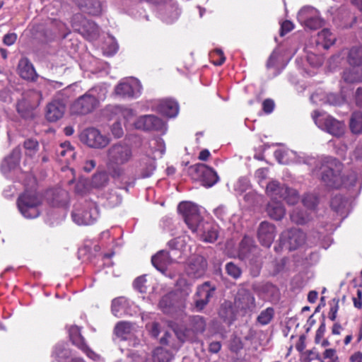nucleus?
Wrapping results in <instances>:
<instances>
[{
  "mask_svg": "<svg viewBox=\"0 0 362 362\" xmlns=\"http://www.w3.org/2000/svg\"><path fill=\"white\" fill-rule=\"evenodd\" d=\"M177 209L182 214L185 223L193 233H197L206 223L197 204L190 202H183L180 203Z\"/></svg>",
  "mask_w": 362,
  "mask_h": 362,
  "instance_id": "obj_4",
  "label": "nucleus"
},
{
  "mask_svg": "<svg viewBox=\"0 0 362 362\" xmlns=\"http://www.w3.org/2000/svg\"><path fill=\"white\" fill-rule=\"evenodd\" d=\"M96 166V163L94 160H86L83 166V169L86 173H90Z\"/></svg>",
  "mask_w": 362,
  "mask_h": 362,
  "instance_id": "obj_64",
  "label": "nucleus"
},
{
  "mask_svg": "<svg viewBox=\"0 0 362 362\" xmlns=\"http://www.w3.org/2000/svg\"><path fill=\"white\" fill-rule=\"evenodd\" d=\"M318 37L320 39L325 40V44L324 47L325 48H328L330 45H333L336 40L335 37L328 29H323L320 33H319Z\"/></svg>",
  "mask_w": 362,
  "mask_h": 362,
  "instance_id": "obj_48",
  "label": "nucleus"
},
{
  "mask_svg": "<svg viewBox=\"0 0 362 362\" xmlns=\"http://www.w3.org/2000/svg\"><path fill=\"white\" fill-rule=\"evenodd\" d=\"M317 12L318 11L312 6H304L298 13V21L303 25L309 19L313 18Z\"/></svg>",
  "mask_w": 362,
  "mask_h": 362,
  "instance_id": "obj_39",
  "label": "nucleus"
},
{
  "mask_svg": "<svg viewBox=\"0 0 362 362\" xmlns=\"http://www.w3.org/2000/svg\"><path fill=\"white\" fill-rule=\"evenodd\" d=\"M78 33L86 36L88 40H92L98 36L99 28L94 22L87 20Z\"/></svg>",
  "mask_w": 362,
  "mask_h": 362,
  "instance_id": "obj_31",
  "label": "nucleus"
},
{
  "mask_svg": "<svg viewBox=\"0 0 362 362\" xmlns=\"http://www.w3.org/2000/svg\"><path fill=\"white\" fill-rule=\"evenodd\" d=\"M118 50V45L114 39H111L108 48L105 49V52L107 55H113Z\"/></svg>",
  "mask_w": 362,
  "mask_h": 362,
  "instance_id": "obj_59",
  "label": "nucleus"
},
{
  "mask_svg": "<svg viewBox=\"0 0 362 362\" xmlns=\"http://www.w3.org/2000/svg\"><path fill=\"white\" fill-rule=\"evenodd\" d=\"M348 62L352 66H359L362 65V46L352 47L349 53Z\"/></svg>",
  "mask_w": 362,
  "mask_h": 362,
  "instance_id": "obj_35",
  "label": "nucleus"
},
{
  "mask_svg": "<svg viewBox=\"0 0 362 362\" xmlns=\"http://www.w3.org/2000/svg\"><path fill=\"white\" fill-rule=\"evenodd\" d=\"M106 88L98 86L89 89L83 95L78 97L71 105V112L76 115H87L95 110L100 100L105 98Z\"/></svg>",
  "mask_w": 362,
  "mask_h": 362,
  "instance_id": "obj_3",
  "label": "nucleus"
},
{
  "mask_svg": "<svg viewBox=\"0 0 362 362\" xmlns=\"http://www.w3.org/2000/svg\"><path fill=\"white\" fill-rule=\"evenodd\" d=\"M21 158V148L16 146L6 156L1 164V171L3 174L7 175L15 170L19 165Z\"/></svg>",
  "mask_w": 362,
  "mask_h": 362,
  "instance_id": "obj_19",
  "label": "nucleus"
},
{
  "mask_svg": "<svg viewBox=\"0 0 362 362\" xmlns=\"http://www.w3.org/2000/svg\"><path fill=\"white\" fill-rule=\"evenodd\" d=\"M17 39V35L14 33H7L4 36L3 42L7 46H11L15 43Z\"/></svg>",
  "mask_w": 362,
  "mask_h": 362,
  "instance_id": "obj_57",
  "label": "nucleus"
},
{
  "mask_svg": "<svg viewBox=\"0 0 362 362\" xmlns=\"http://www.w3.org/2000/svg\"><path fill=\"white\" fill-rule=\"evenodd\" d=\"M18 72L21 78L28 81H34L37 75L33 64L27 58L20 59L18 65Z\"/></svg>",
  "mask_w": 362,
  "mask_h": 362,
  "instance_id": "obj_22",
  "label": "nucleus"
},
{
  "mask_svg": "<svg viewBox=\"0 0 362 362\" xmlns=\"http://www.w3.org/2000/svg\"><path fill=\"white\" fill-rule=\"evenodd\" d=\"M276 235V229L274 224L267 221H262L258 228L257 237L260 243L269 247Z\"/></svg>",
  "mask_w": 362,
  "mask_h": 362,
  "instance_id": "obj_18",
  "label": "nucleus"
},
{
  "mask_svg": "<svg viewBox=\"0 0 362 362\" xmlns=\"http://www.w3.org/2000/svg\"><path fill=\"white\" fill-rule=\"evenodd\" d=\"M117 108L119 110L124 119L127 121L131 120L134 117V112L133 110L130 108L123 107H118Z\"/></svg>",
  "mask_w": 362,
  "mask_h": 362,
  "instance_id": "obj_54",
  "label": "nucleus"
},
{
  "mask_svg": "<svg viewBox=\"0 0 362 362\" xmlns=\"http://www.w3.org/2000/svg\"><path fill=\"white\" fill-rule=\"evenodd\" d=\"M151 262L158 271L164 273L168 266L173 262V259L168 252L161 250L152 257Z\"/></svg>",
  "mask_w": 362,
  "mask_h": 362,
  "instance_id": "obj_23",
  "label": "nucleus"
},
{
  "mask_svg": "<svg viewBox=\"0 0 362 362\" xmlns=\"http://www.w3.org/2000/svg\"><path fill=\"white\" fill-rule=\"evenodd\" d=\"M274 310L272 308L269 307L260 313V314L258 315L257 318V321L261 325H267L272 321V320L274 317Z\"/></svg>",
  "mask_w": 362,
  "mask_h": 362,
  "instance_id": "obj_41",
  "label": "nucleus"
},
{
  "mask_svg": "<svg viewBox=\"0 0 362 362\" xmlns=\"http://www.w3.org/2000/svg\"><path fill=\"white\" fill-rule=\"evenodd\" d=\"M325 358L329 359L328 362H339L337 351L334 349H327L323 353Z\"/></svg>",
  "mask_w": 362,
  "mask_h": 362,
  "instance_id": "obj_52",
  "label": "nucleus"
},
{
  "mask_svg": "<svg viewBox=\"0 0 362 362\" xmlns=\"http://www.w3.org/2000/svg\"><path fill=\"white\" fill-rule=\"evenodd\" d=\"M132 158L133 152L130 146L121 142L111 146L107 151V166L112 177H122L125 173L122 166L129 163Z\"/></svg>",
  "mask_w": 362,
  "mask_h": 362,
  "instance_id": "obj_1",
  "label": "nucleus"
},
{
  "mask_svg": "<svg viewBox=\"0 0 362 362\" xmlns=\"http://www.w3.org/2000/svg\"><path fill=\"white\" fill-rule=\"evenodd\" d=\"M357 296L353 297L352 300L355 308L358 309L362 308V291L360 289L357 290Z\"/></svg>",
  "mask_w": 362,
  "mask_h": 362,
  "instance_id": "obj_60",
  "label": "nucleus"
},
{
  "mask_svg": "<svg viewBox=\"0 0 362 362\" xmlns=\"http://www.w3.org/2000/svg\"><path fill=\"white\" fill-rule=\"evenodd\" d=\"M274 108V103L271 99H266L262 103V110L267 114H270Z\"/></svg>",
  "mask_w": 362,
  "mask_h": 362,
  "instance_id": "obj_55",
  "label": "nucleus"
},
{
  "mask_svg": "<svg viewBox=\"0 0 362 362\" xmlns=\"http://www.w3.org/2000/svg\"><path fill=\"white\" fill-rule=\"evenodd\" d=\"M316 168L321 170V180L327 187L339 188L344 184L343 164L332 157L322 158L315 161Z\"/></svg>",
  "mask_w": 362,
  "mask_h": 362,
  "instance_id": "obj_2",
  "label": "nucleus"
},
{
  "mask_svg": "<svg viewBox=\"0 0 362 362\" xmlns=\"http://www.w3.org/2000/svg\"><path fill=\"white\" fill-rule=\"evenodd\" d=\"M79 138L82 143L91 148H102L109 143V139L95 128H88L83 130Z\"/></svg>",
  "mask_w": 362,
  "mask_h": 362,
  "instance_id": "obj_12",
  "label": "nucleus"
},
{
  "mask_svg": "<svg viewBox=\"0 0 362 362\" xmlns=\"http://www.w3.org/2000/svg\"><path fill=\"white\" fill-rule=\"evenodd\" d=\"M207 267L206 260L202 256H195L189 259L185 268L187 274L194 279L203 276Z\"/></svg>",
  "mask_w": 362,
  "mask_h": 362,
  "instance_id": "obj_15",
  "label": "nucleus"
},
{
  "mask_svg": "<svg viewBox=\"0 0 362 362\" xmlns=\"http://www.w3.org/2000/svg\"><path fill=\"white\" fill-rule=\"evenodd\" d=\"M351 131L356 134L362 133V112L360 111L352 113L350 123Z\"/></svg>",
  "mask_w": 362,
  "mask_h": 362,
  "instance_id": "obj_36",
  "label": "nucleus"
},
{
  "mask_svg": "<svg viewBox=\"0 0 362 362\" xmlns=\"http://www.w3.org/2000/svg\"><path fill=\"white\" fill-rule=\"evenodd\" d=\"M197 233L205 242L213 243L216 241L218 236V226L211 223L206 222Z\"/></svg>",
  "mask_w": 362,
  "mask_h": 362,
  "instance_id": "obj_24",
  "label": "nucleus"
},
{
  "mask_svg": "<svg viewBox=\"0 0 362 362\" xmlns=\"http://www.w3.org/2000/svg\"><path fill=\"white\" fill-rule=\"evenodd\" d=\"M226 270L229 276L235 279H238L242 273L240 269L233 262H228L226 264Z\"/></svg>",
  "mask_w": 362,
  "mask_h": 362,
  "instance_id": "obj_49",
  "label": "nucleus"
},
{
  "mask_svg": "<svg viewBox=\"0 0 362 362\" xmlns=\"http://www.w3.org/2000/svg\"><path fill=\"white\" fill-rule=\"evenodd\" d=\"M71 216L78 225H90L97 220L99 212L95 202H88L83 206H76Z\"/></svg>",
  "mask_w": 362,
  "mask_h": 362,
  "instance_id": "obj_8",
  "label": "nucleus"
},
{
  "mask_svg": "<svg viewBox=\"0 0 362 362\" xmlns=\"http://www.w3.org/2000/svg\"><path fill=\"white\" fill-rule=\"evenodd\" d=\"M57 153L60 157H66V161L69 160V158H73L75 156V153L74 151L73 148L71 146L69 142H64L60 145V146L57 149Z\"/></svg>",
  "mask_w": 362,
  "mask_h": 362,
  "instance_id": "obj_40",
  "label": "nucleus"
},
{
  "mask_svg": "<svg viewBox=\"0 0 362 362\" xmlns=\"http://www.w3.org/2000/svg\"><path fill=\"white\" fill-rule=\"evenodd\" d=\"M66 110L65 105L59 100H53L47 106L46 118L49 122H56L61 119Z\"/></svg>",
  "mask_w": 362,
  "mask_h": 362,
  "instance_id": "obj_21",
  "label": "nucleus"
},
{
  "mask_svg": "<svg viewBox=\"0 0 362 362\" xmlns=\"http://www.w3.org/2000/svg\"><path fill=\"white\" fill-rule=\"evenodd\" d=\"M255 248L256 247L254 240L249 236H244L239 247L238 255L240 258L243 259L247 258L249 255L255 250Z\"/></svg>",
  "mask_w": 362,
  "mask_h": 362,
  "instance_id": "obj_30",
  "label": "nucleus"
},
{
  "mask_svg": "<svg viewBox=\"0 0 362 362\" xmlns=\"http://www.w3.org/2000/svg\"><path fill=\"white\" fill-rule=\"evenodd\" d=\"M214 212L215 216L217 218L223 220V219H224V218L226 215V208L225 206L221 205V206H218L217 208H216L214 209Z\"/></svg>",
  "mask_w": 362,
  "mask_h": 362,
  "instance_id": "obj_61",
  "label": "nucleus"
},
{
  "mask_svg": "<svg viewBox=\"0 0 362 362\" xmlns=\"http://www.w3.org/2000/svg\"><path fill=\"white\" fill-rule=\"evenodd\" d=\"M108 175L105 172L96 173L93 177V185L96 187H102L107 184Z\"/></svg>",
  "mask_w": 362,
  "mask_h": 362,
  "instance_id": "obj_44",
  "label": "nucleus"
},
{
  "mask_svg": "<svg viewBox=\"0 0 362 362\" xmlns=\"http://www.w3.org/2000/svg\"><path fill=\"white\" fill-rule=\"evenodd\" d=\"M347 205L348 201L341 195H336L331 200L332 209L341 216L345 214Z\"/></svg>",
  "mask_w": 362,
  "mask_h": 362,
  "instance_id": "obj_34",
  "label": "nucleus"
},
{
  "mask_svg": "<svg viewBox=\"0 0 362 362\" xmlns=\"http://www.w3.org/2000/svg\"><path fill=\"white\" fill-rule=\"evenodd\" d=\"M87 20L88 19H86L83 14L79 13H76L71 18V25L76 31L78 32L80 30H81Z\"/></svg>",
  "mask_w": 362,
  "mask_h": 362,
  "instance_id": "obj_45",
  "label": "nucleus"
},
{
  "mask_svg": "<svg viewBox=\"0 0 362 362\" xmlns=\"http://www.w3.org/2000/svg\"><path fill=\"white\" fill-rule=\"evenodd\" d=\"M41 198L35 192L25 191L18 199L17 204L22 215L27 218H34L40 215L38 206Z\"/></svg>",
  "mask_w": 362,
  "mask_h": 362,
  "instance_id": "obj_5",
  "label": "nucleus"
},
{
  "mask_svg": "<svg viewBox=\"0 0 362 362\" xmlns=\"http://www.w3.org/2000/svg\"><path fill=\"white\" fill-rule=\"evenodd\" d=\"M303 206L308 209H314L317 204V199L313 194H306L303 199Z\"/></svg>",
  "mask_w": 362,
  "mask_h": 362,
  "instance_id": "obj_50",
  "label": "nucleus"
},
{
  "mask_svg": "<svg viewBox=\"0 0 362 362\" xmlns=\"http://www.w3.org/2000/svg\"><path fill=\"white\" fill-rule=\"evenodd\" d=\"M42 99V93L39 90H28L21 95L16 104V110L23 117H29L33 110L36 108Z\"/></svg>",
  "mask_w": 362,
  "mask_h": 362,
  "instance_id": "obj_6",
  "label": "nucleus"
},
{
  "mask_svg": "<svg viewBox=\"0 0 362 362\" xmlns=\"http://www.w3.org/2000/svg\"><path fill=\"white\" fill-rule=\"evenodd\" d=\"M112 132L117 138H120L123 135V130L119 122L112 124Z\"/></svg>",
  "mask_w": 362,
  "mask_h": 362,
  "instance_id": "obj_62",
  "label": "nucleus"
},
{
  "mask_svg": "<svg viewBox=\"0 0 362 362\" xmlns=\"http://www.w3.org/2000/svg\"><path fill=\"white\" fill-rule=\"evenodd\" d=\"M69 333L72 343L81 349L88 357L93 358L94 353L85 344L84 339L81 334L80 328L75 325L71 326Z\"/></svg>",
  "mask_w": 362,
  "mask_h": 362,
  "instance_id": "obj_20",
  "label": "nucleus"
},
{
  "mask_svg": "<svg viewBox=\"0 0 362 362\" xmlns=\"http://www.w3.org/2000/svg\"><path fill=\"white\" fill-rule=\"evenodd\" d=\"M249 180L246 177H240L235 185V190L242 193L249 187Z\"/></svg>",
  "mask_w": 362,
  "mask_h": 362,
  "instance_id": "obj_51",
  "label": "nucleus"
},
{
  "mask_svg": "<svg viewBox=\"0 0 362 362\" xmlns=\"http://www.w3.org/2000/svg\"><path fill=\"white\" fill-rule=\"evenodd\" d=\"M127 303V300L124 297L115 298L112 302V312L116 317H120L122 310Z\"/></svg>",
  "mask_w": 362,
  "mask_h": 362,
  "instance_id": "obj_43",
  "label": "nucleus"
},
{
  "mask_svg": "<svg viewBox=\"0 0 362 362\" xmlns=\"http://www.w3.org/2000/svg\"><path fill=\"white\" fill-rule=\"evenodd\" d=\"M189 174L192 179L199 180L202 185L206 187L214 186L219 180L216 172L203 163H197L190 166Z\"/></svg>",
  "mask_w": 362,
  "mask_h": 362,
  "instance_id": "obj_7",
  "label": "nucleus"
},
{
  "mask_svg": "<svg viewBox=\"0 0 362 362\" xmlns=\"http://www.w3.org/2000/svg\"><path fill=\"white\" fill-rule=\"evenodd\" d=\"M165 126L162 119L151 115L141 116L135 122V127L137 129L144 130L163 131L165 128Z\"/></svg>",
  "mask_w": 362,
  "mask_h": 362,
  "instance_id": "obj_16",
  "label": "nucleus"
},
{
  "mask_svg": "<svg viewBox=\"0 0 362 362\" xmlns=\"http://www.w3.org/2000/svg\"><path fill=\"white\" fill-rule=\"evenodd\" d=\"M307 28L317 30L323 25V20L320 18L319 11L313 18L309 19L303 24Z\"/></svg>",
  "mask_w": 362,
  "mask_h": 362,
  "instance_id": "obj_47",
  "label": "nucleus"
},
{
  "mask_svg": "<svg viewBox=\"0 0 362 362\" xmlns=\"http://www.w3.org/2000/svg\"><path fill=\"white\" fill-rule=\"evenodd\" d=\"M293 24L292 23V22H291L289 21H285L284 22H283L281 23V32H280L281 36H284L288 32L291 31L293 30Z\"/></svg>",
  "mask_w": 362,
  "mask_h": 362,
  "instance_id": "obj_56",
  "label": "nucleus"
},
{
  "mask_svg": "<svg viewBox=\"0 0 362 362\" xmlns=\"http://www.w3.org/2000/svg\"><path fill=\"white\" fill-rule=\"evenodd\" d=\"M87 12L93 16L100 15L102 12L101 4L99 0H91L86 4Z\"/></svg>",
  "mask_w": 362,
  "mask_h": 362,
  "instance_id": "obj_46",
  "label": "nucleus"
},
{
  "mask_svg": "<svg viewBox=\"0 0 362 362\" xmlns=\"http://www.w3.org/2000/svg\"><path fill=\"white\" fill-rule=\"evenodd\" d=\"M342 78L349 83L362 82V67L353 66L344 70Z\"/></svg>",
  "mask_w": 362,
  "mask_h": 362,
  "instance_id": "obj_29",
  "label": "nucleus"
},
{
  "mask_svg": "<svg viewBox=\"0 0 362 362\" xmlns=\"http://www.w3.org/2000/svg\"><path fill=\"white\" fill-rule=\"evenodd\" d=\"M235 305L238 309L251 311L256 306L255 296L250 291L240 288L235 298Z\"/></svg>",
  "mask_w": 362,
  "mask_h": 362,
  "instance_id": "obj_17",
  "label": "nucleus"
},
{
  "mask_svg": "<svg viewBox=\"0 0 362 362\" xmlns=\"http://www.w3.org/2000/svg\"><path fill=\"white\" fill-rule=\"evenodd\" d=\"M146 282V279L144 276H139L134 280V286L139 292L144 293V292H146V286H145Z\"/></svg>",
  "mask_w": 362,
  "mask_h": 362,
  "instance_id": "obj_53",
  "label": "nucleus"
},
{
  "mask_svg": "<svg viewBox=\"0 0 362 362\" xmlns=\"http://www.w3.org/2000/svg\"><path fill=\"white\" fill-rule=\"evenodd\" d=\"M132 330V325L127 322H118L115 327V334L122 339H127Z\"/></svg>",
  "mask_w": 362,
  "mask_h": 362,
  "instance_id": "obj_37",
  "label": "nucleus"
},
{
  "mask_svg": "<svg viewBox=\"0 0 362 362\" xmlns=\"http://www.w3.org/2000/svg\"><path fill=\"white\" fill-rule=\"evenodd\" d=\"M325 323L323 321L320 327H318L317 330L316 331L315 341L316 344H319L320 342L321 339L323 337L324 334L325 332Z\"/></svg>",
  "mask_w": 362,
  "mask_h": 362,
  "instance_id": "obj_58",
  "label": "nucleus"
},
{
  "mask_svg": "<svg viewBox=\"0 0 362 362\" xmlns=\"http://www.w3.org/2000/svg\"><path fill=\"white\" fill-rule=\"evenodd\" d=\"M177 295L170 292L162 297L159 302V307L165 313H172L176 307H178Z\"/></svg>",
  "mask_w": 362,
  "mask_h": 362,
  "instance_id": "obj_28",
  "label": "nucleus"
},
{
  "mask_svg": "<svg viewBox=\"0 0 362 362\" xmlns=\"http://www.w3.org/2000/svg\"><path fill=\"white\" fill-rule=\"evenodd\" d=\"M313 118L315 123L322 130L334 136L339 137L344 133V124L334 117L314 112Z\"/></svg>",
  "mask_w": 362,
  "mask_h": 362,
  "instance_id": "obj_10",
  "label": "nucleus"
},
{
  "mask_svg": "<svg viewBox=\"0 0 362 362\" xmlns=\"http://www.w3.org/2000/svg\"><path fill=\"white\" fill-rule=\"evenodd\" d=\"M142 86L139 80L134 78L122 79L115 88L117 95L122 98H134L140 95Z\"/></svg>",
  "mask_w": 362,
  "mask_h": 362,
  "instance_id": "obj_11",
  "label": "nucleus"
},
{
  "mask_svg": "<svg viewBox=\"0 0 362 362\" xmlns=\"http://www.w3.org/2000/svg\"><path fill=\"white\" fill-rule=\"evenodd\" d=\"M266 211L268 216L276 221L282 219L286 214L282 203L276 200H272L268 203Z\"/></svg>",
  "mask_w": 362,
  "mask_h": 362,
  "instance_id": "obj_27",
  "label": "nucleus"
},
{
  "mask_svg": "<svg viewBox=\"0 0 362 362\" xmlns=\"http://www.w3.org/2000/svg\"><path fill=\"white\" fill-rule=\"evenodd\" d=\"M148 156L154 158H161L165 152V144L162 138L156 137L151 139L148 143Z\"/></svg>",
  "mask_w": 362,
  "mask_h": 362,
  "instance_id": "obj_25",
  "label": "nucleus"
},
{
  "mask_svg": "<svg viewBox=\"0 0 362 362\" xmlns=\"http://www.w3.org/2000/svg\"><path fill=\"white\" fill-rule=\"evenodd\" d=\"M286 153L287 152L286 151L281 149L275 151L274 156L278 160L279 163L283 164L286 163V160L285 159V156Z\"/></svg>",
  "mask_w": 362,
  "mask_h": 362,
  "instance_id": "obj_63",
  "label": "nucleus"
},
{
  "mask_svg": "<svg viewBox=\"0 0 362 362\" xmlns=\"http://www.w3.org/2000/svg\"><path fill=\"white\" fill-rule=\"evenodd\" d=\"M214 291L215 287L211 286L209 281L204 282L197 287L193 297L194 310L197 312L202 311L206 307Z\"/></svg>",
  "mask_w": 362,
  "mask_h": 362,
  "instance_id": "obj_13",
  "label": "nucleus"
},
{
  "mask_svg": "<svg viewBox=\"0 0 362 362\" xmlns=\"http://www.w3.org/2000/svg\"><path fill=\"white\" fill-rule=\"evenodd\" d=\"M158 110L159 112L166 117H174L177 115L179 107L178 104L175 100L165 99L160 102Z\"/></svg>",
  "mask_w": 362,
  "mask_h": 362,
  "instance_id": "obj_26",
  "label": "nucleus"
},
{
  "mask_svg": "<svg viewBox=\"0 0 362 362\" xmlns=\"http://www.w3.org/2000/svg\"><path fill=\"white\" fill-rule=\"evenodd\" d=\"M23 147L25 150V155L31 157L37 152L39 144L36 139H27L23 142Z\"/></svg>",
  "mask_w": 362,
  "mask_h": 362,
  "instance_id": "obj_42",
  "label": "nucleus"
},
{
  "mask_svg": "<svg viewBox=\"0 0 362 362\" xmlns=\"http://www.w3.org/2000/svg\"><path fill=\"white\" fill-rule=\"evenodd\" d=\"M291 221L298 225H303L308 223L310 218V214L305 211H303L299 208H296L290 214Z\"/></svg>",
  "mask_w": 362,
  "mask_h": 362,
  "instance_id": "obj_33",
  "label": "nucleus"
},
{
  "mask_svg": "<svg viewBox=\"0 0 362 362\" xmlns=\"http://www.w3.org/2000/svg\"><path fill=\"white\" fill-rule=\"evenodd\" d=\"M305 233L298 228H292L284 231L281 235L282 245L289 250H294L304 244Z\"/></svg>",
  "mask_w": 362,
  "mask_h": 362,
  "instance_id": "obj_14",
  "label": "nucleus"
},
{
  "mask_svg": "<svg viewBox=\"0 0 362 362\" xmlns=\"http://www.w3.org/2000/svg\"><path fill=\"white\" fill-rule=\"evenodd\" d=\"M266 192L272 200L282 198L290 205L296 204L299 200V196L296 190L288 188L284 185H281L277 181L270 182L267 186Z\"/></svg>",
  "mask_w": 362,
  "mask_h": 362,
  "instance_id": "obj_9",
  "label": "nucleus"
},
{
  "mask_svg": "<svg viewBox=\"0 0 362 362\" xmlns=\"http://www.w3.org/2000/svg\"><path fill=\"white\" fill-rule=\"evenodd\" d=\"M153 157L146 155L141 159V175L143 177H150L156 169V160Z\"/></svg>",
  "mask_w": 362,
  "mask_h": 362,
  "instance_id": "obj_32",
  "label": "nucleus"
},
{
  "mask_svg": "<svg viewBox=\"0 0 362 362\" xmlns=\"http://www.w3.org/2000/svg\"><path fill=\"white\" fill-rule=\"evenodd\" d=\"M191 329L195 334H202L206 329V320L204 317L195 315L190 319Z\"/></svg>",
  "mask_w": 362,
  "mask_h": 362,
  "instance_id": "obj_38",
  "label": "nucleus"
}]
</instances>
